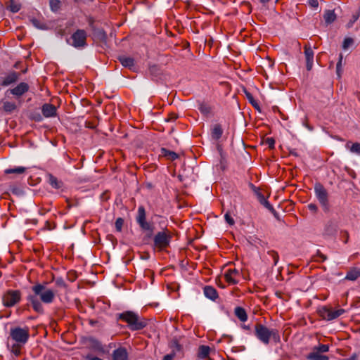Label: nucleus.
Wrapping results in <instances>:
<instances>
[{"label": "nucleus", "instance_id": "obj_29", "mask_svg": "<svg viewBox=\"0 0 360 360\" xmlns=\"http://www.w3.org/2000/svg\"><path fill=\"white\" fill-rule=\"evenodd\" d=\"M350 142L346 143V148H348L351 153L360 155V143H354L350 146Z\"/></svg>", "mask_w": 360, "mask_h": 360}, {"label": "nucleus", "instance_id": "obj_8", "mask_svg": "<svg viewBox=\"0 0 360 360\" xmlns=\"http://www.w3.org/2000/svg\"><path fill=\"white\" fill-rule=\"evenodd\" d=\"M86 37L87 34L85 30H77L72 34L68 42L75 48L82 49L86 46Z\"/></svg>", "mask_w": 360, "mask_h": 360}, {"label": "nucleus", "instance_id": "obj_15", "mask_svg": "<svg viewBox=\"0 0 360 360\" xmlns=\"http://www.w3.org/2000/svg\"><path fill=\"white\" fill-rule=\"evenodd\" d=\"M56 106L50 103H45L41 107V112L45 117H52L56 115Z\"/></svg>", "mask_w": 360, "mask_h": 360}, {"label": "nucleus", "instance_id": "obj_35", "mask_svg": "<svg viewBox=\"0 0 360 360\" xmlns=\"http://www.w3.org/2000/svg\"><path fill=\"white\" fill-rule=\"evenodd\" d=\"M60 1L59 0H49V6L51 10L53 11H57L60 7Z\"/></svg>", "mask_w": 360, "mask_h": 360}, {"label": "nucleus", "instance_id": "obj_27", "mask_svg": "<svg viewBox=\"0 0 360 360\" xmlns=\"http://www.w3.org/2000/svg\"><path fill=\"white\" fill-rule=\"evenodd\" d=\"M169 347L172 349V353L174 354L175 355L177 353H180L182 350V346L176 339H174L170 342Z\"/></svg>", "mask_w": 360, "mask_h": 360}, {"label": "nucleus", "instance_id": "obj_56", "mask_svg": "<svg viewBox=\"0 0 360 360\" xmlns=\"http://www.w3.org/2000/svg\"><path fill=\"white\" fill-rule=\"evenodd\" d=\"M270 1H271V0H260V1H261L262 3H263V4H266V3H267V2Z\"/></svg>", "mask_w": 360, "mask_h": 360}, {"label": "nucleus", "instance_id": "obj_46", "mask_svg": "<svg viewBox=\"0 0 360 360\" xmlns=\"http://www.w3.org/2000/svg\"><path fill=\"white\" fill-rule=\"evenodd\" d=\"M308 4L312 8H317L319 6L318 0H309Z\"/></svg>", "mask_w": 360, "mask_h": 360}, {"label": "nucleus", "instance_id": "obj_12", "mask_svg": "<svg viewBox=\"0 0 360 360\" xmlns=\"http://www.w3.org/2000/svg\"><path fill=\"white\" fill-rule=\"evenodd\" d=\"M304 56H305V60H306L307 69V70L309 71L311 70V68L313 67L314 52L312 50L311 47L308 45H305L304 46Z\"/></svg>", "mask_w": 360, "mask_h": 360}, {"label": "nucleus", "instance_id": "obj_2", "mask_svg": "<svg viewBox=\"0 0 360 360\" xmlns=\"http://www.w3.org/2000/svg\"><path fill=\"white\" fill-rule=\"evenodd\" d=\"M254 335L259 341L265 345H269L271 342L275 345L281 342L278 330L269 328L262 323H257L255 326Z\"/></svg>", "mask_w": 360, "mask_h": 360}, {"label": "nucleus", "instance_id": "obj_21", "mask_svg": "<svg viewBox=\"0 0 360 360\" xmlns=\"http://www.w3.org/2000/svg\"><path fill=\"white\" fill-rule=\"evenodd\" d=\"M235 315L242 322H245L248 320V314L245 309L240 307H237L234 310Z\"/></svg>", "mask_w": 360, "mask_h": 360}, {"label": "nucleus", "instance_id": "obj_9", "mask_svg": "<svg viewBox=\"0 0 360 360\" xmlns=\"http://www.w3.org/2000/svg\"><path fill=\"white\" fill-rule=\"evenodd\" d=\"M345 310L344 309H338L336 310H333L331 308H329L326 306H323L320 307L317 312L320 317H321L323 320L326 321H332L334 320L339 316H342L345 313Z\"/></svg>", "mask_w": 360, "mask_h": 360}, {"label": "nucleus", "instance_id": "obj_14", "mask_svg": "<svg viewBox=\"0 0 360 360\" xmlns=\"http://www.w3.org/2000/svg\"><path fill=\"white\" fill-rule=\"evenodd\" d=\"M129 354L126 348L120 347L112 352V360H128Z\"/></svg>", "mask_w": 360, "mask_h": 360}, {"label": "nucleus", "instance_id": "obj_7", "mask_svg": "<svg viewBox=\"0 0 360 360\" xmlns=\"http://www.w3.org/2000/svg\"><path fill=\"white\" fill-rule=\"evenodd\" d=\"M21 292L18 290H8L2 295V303L6 307H12L20 302Z\"/></svg>", "mask_w": 360, "mask_h": 360}, {"label": "nucleus", "instance_id": "obj_20", "mask_svg": "<svg viewBox=\"0 0 360 360\" xmlns=\"http://www.w3.org/2000/svg\"><path fill=\"white\" fill-rule=\"evenodd\" d=\"M118 60L120 62V63L125 68L131 69L134 65V60L131 57L121 56H119Z\"/></svg>", "mask_w": 360, "mask_h": 360}, {"label": "nucleus", "instance_id": "obj_19", "mask_svg": "<svg viewBox=\"0 0 360 360\" xmlns=\"http://www.w3.org/2000/svg\"><path fill=\"white\" fill-rule=\"evenodd\" d=\"M204 294L206 297L212 300H215L218 297L216 289L212 286H205L204 288Z\"/></svg>", "mask_w": 360, "mask_h": 360}, {"label": "nucleus", "instance_id": "obj_32", "mask_svg": "<svg viewBox=\"0 0 360 360\" xmlns=\"http://www.w3.org/2000/svg\"><path fill=\"white\" fill-rule=\"evenodd\" d=\"M26 171L24 167H16L15 168H10L5 170L6 174H22Z\"/></svg>", "mask_w": 360, "mask_h": 360}, {"label": "nucleus", "instance_id": "obj_1", "mask_svg": "<svg viewBox=\"0 0 360 360\" xmlns=\"http://www.w3.org/2000/svg\"><path fill=\"white\" fill-rule=\"evenodd\" d=\"M46 285V282L34 285L32 287L33 294L28 295L27 297L34 311L39 314L44 312L42 304L53 303L57 294L56 290L47 288Z\"/></svg>", "mask_w": 360, "mask_h": 360}, {"label": "nucleus", "instance_id": "obj_58", "mask_svg": "<svg viewBox=\"0 0 360 360\" xmlns=\"http://www.w3.org/2000/svg\"><path fill=\"white\" fill-rule=\"evenodd\" d=\"M274 214V215L278 218V214H277V212L275 211V212H272Z\"/></svg>", "mask_w": 360, "mask_h": 360}, {"label": "nucleus", "instance_id": "obj_44", "mask_svg": "<svg viewBox=\"0 0 360 360\" xmlns=\"http://www.w3.org/2000/svg\"><path fill=\"white\" fill-rule=\"evenodd\" d=\"M224 217H225V219L226 221V222L228 224H229L230 225H233L234 224V220L229 215V214L226 213L225 215H224Z\"/></svg>", "mask_w": 360, "mask_h": 360}, {"label": "nucleus", "instance_id": "obj_22", "mask_svg": "<svg viewBox=\"0 0 360 360\" xmlns=\"http://www.w3.org/2000/svg\"><path fill=\"white\" fill-rule=\"evenodd\" d=\"M307 359L308 360H329L328 356L323 355L321 353H319L314 350L308 354Z\"/></svg>", "mask_w": 360, "mask_h": 360}, {"label": "nucleus", "instance_id": "obj_47", "mask_svg": "<svg viewBox=\"0 0 360 360\" xmlns=\"http://www.w3.org/2000/svg\"><path fill=\"white\" fill-rule=\"evenodd\" d=\"M359 15H360V13H357L356 14H354L352 15V20L351 21V22L349 24L348 27H350L352 25V23L354 22L355 21H356L359 18Z\"/></svg>", "mask_w": 360, "mask_h": 360}, {"label": "nucleus", "instance_id": "obj_42", "mask_svg": "<svg viewBox=\"0 0 360 360\" xmlns=\"http://www.w3.org/2000/svg\"><path fill=\"white\" fill-rule=\"evenodd\" d=\"M266 144L269 146L270 148H274L275 145V141L273 138L269 137L266 138L265 140Z\"/></svg>", "mask_w": 360, "mask_h": 360}, {"label": "nucleus", "instance_id": "obj_45", "mask_svg": "<svg viewBox=\"0 0 360 360\" xmlns=\"http://www.w3.org/2000/svg\"><path fill=\"white\" fill-rule=\"evenodd\" d=\"M307 207H308V209H309L310 211H311V212H314V213H315V212H317V210H318V207H317V206H316L315 204H314V203H309V204L307 205Z\"/></svg>", "mask_w": 360, "mask_h": 360}, {"label": "nucleus", "instance_id": "obj_24", "mask_svg": "<svg viewBox=\"0 0 360 360\" xmlns=\"http://www.w3.org/2000/svg\"><path fill=\"white\" fill-rule=\"evenodd\" d=\"M323 18L326 24H331L336 19V15L333 11L327 10L324 15Z\"/></svg>", "mask_w": 360, "mask_h": 360}, {"label": "nucleus", "instance_id": "obj_23", "mask_svg": "<svg viewBox=\"0 0 360 360\" xmlns=\"http://www.w3.org/2000/svg\"><path fill=\"white\" fill-rule=\"evenodd\" d=\"M48 181L49 184L54 188L58 189L60 188L63 184L61 181L58 180L53 175L49 174H48Z\"/></svg>", "mask_w": 360, "mask_h": 360}, {"label": "nucleus", "instance_id": "obj_16", "mask_svg": "<svg viewBox=\"0 0 360 360\" xmlns=\"http://www.w3.org/2000/svg\"><path fill=\"white\" fill-rule=\"evenodd\" d=\"M18 77L19 74L18 72H12L4 77V79L2 81L1 85L4 86H7L11 84H13L18 81Z\"/></svg>", "mask_w": 360, "mask_h": 360}, {"label": "nucleus", "instance_id": "obj_28", "mask_svg": "<svg viewBox=\"0 0 360 360\" xmlns=\"http://www.w3.org/2000/svg\"><path fill=\"white\" fill-rule=\"evenodd\" d=\"M210 348L206 345H201L198 349V357L200 359H205L209 356Z\"/></svg>", "mask_w": 360, "mask_h": 360}, {"label": "nucleus", "instance_id": "obj_5", "mask_svg": "<svg viewBox=\"0 0 360 360\" xmlns=\"http://www.w3.org/2000/svg\"><path fill=\"white\" fill-rule=\"evenodd\" d=\"M11 338L18 344L25 345L30 338V329L28 327H15L10 330Z\"/></svg>", "mask_w": 360, "mask_h": 360}, {"label": "nucleus", "instance_id": "obj_4", "mask_svg": "<svg viewBox=\"0 0 360 360\" xmlns=\"http://www.w3.org/2000/svg\"><path fill=\"white\" fill-rule=\"evenodd\" d=\"M314 193L323 210L325 212H328L330 210V205L328 200V193L327 190L321 184L316 183L314 185Z\"/></svg>", "mask_w": 360, "mask_h": 360}, {"label": "nucleus", "instance_id": "obj_53", "mask_svg": "<svg viewBox=\"0 0 360 360\" xmlns=\"http://www.w3.org/2000/svg\"><path fill=\"white\" fill-rule=\"evenodd\" d=\"M255 108H259V105L257 102L254 100L253 103H250Z\"/></svg>", "mask_w": 360, "mask_h": 360}, {"label": "nucleus", "instance_id": "obj_51", "mask_svg": "<svg viewBox=\"0 0 360 360\" xmlns=\"http://www.w3.org/2000/svg\"><path fill=\"white\" fill-rule=\"evenodd\" d=\"M358 356L356 354H352L349 358L342 360H357Z\"/></svg>", "mask_w": 360, "mask_h": 360}, {"label": "nucleus", "instance_id": "obj_18", "mask_svg": "<svg viewBox=\"0 0 360 360\" xmlns=\"http://www.w3.org/2000/svg\"><path fill=\"white\" fill-rule=\"evenodd\" d=\"M223 134V129L221 126L219 124H215L213 125L211 129V135L212 138L214 140H219Z\"/></svg>", "mask_w": 360, "mask_h": 360}, {"label": "nucleus", "instance_id": "obj_37", "mask_svg": "<svg viewBox=\"0 0 360 360\" xmlns=\"http://www.w3.org/2000/svg\"><path fill=\"white\" fill-rule=\"evenodd\" d=\"M22 345L21 344H14L13 346H12V348H11V352L15 356H18L20 355V353H21V348H20V346Z\"/></svg>", "mask_w": 360, "mask_h": 360}, {"label": "nucleus", "instance_id": "obj_6", "mask_svg": "<svg viewBox=\"0 0 360 360\" xmlns=\"http://www.w3.org/2000/svg\"><path fill=\"white\" fill-rule=\"evenodd\" d=\"M136 221L142 230L149 231L148 236L150 237L154 231V226L146 221V213L143 206L139 207Z\"/></svg>", "mask_w": 360, "mask_h": 360}, {"label": "nucleus", "instance_id": "obj_36", "mask_svg": "<svg viewBox=\"0 0 360 360\" xmlns=\"http://www.w3.org/2000/svg\"><path fill=\"white\" fill-rule=\"evenodd\" d=\"M267 254L272 258L274 262V265L276 266L278 262L279 256L277 252L274 250H269L267 252Z\"/></svg>", "mask_w": 360, "mask_h": 360}, {"label": "nucleus", "instance_id": "obj_38", "mask_svg": "<svg viewBox=\"0 0 360 360\" xmlns=\"http://www.w3.org/2000/svg\"><path fill=\"white\" fill-rule=\"evenodd\" d=\"M342 55L340 54L339 56V60L337 63L336 65V72L338 77L341 76V72H342Z\"/></svg>", "mask_w": 360, "mask_h": 360}, {"label": "nucleus", "instance_id": "obj_10", "mask_svg": "<svg viewBox=\"0 0 360 360\" xmlns=\"http://www.w3.org/2000/svg\"><path fill=\"white\" fill-rule=\"evenodd\" d=\"M172 236L167 230L160 231L154 236V245L162 250L169 246Z\"/></svg>", "mask_w": 360, "mask_h": 360}, {"label": "nucleus", "instance_id": "obj_43", "mask_svg": "<svg viewBox=\"0 0 360 360\" xmlns=\"http://www.w3.org/2000/svg\"><path fill=\"white\" fill-rule=\"evenodd\" d=\"M56 284L58 286V287H61V288H65L66 287V284L65 283V281H63V278H57L56 281Z\"/></svg>", "mask_w": 360, "mask_h": 360}, {"label": "nucleus", "instance_id": "obj_52", "mask_svg": "<svg viewBox=\"0 0 360 360\" xmlns=\"http://www.w3.org/2000/svg\"><path fill=\"white\" fill-rule=\"evenodd\" d=\"M87 359L89 360H103V359H100L98 357H94V356H88Z\"/></svg>", "mask_w": 360, "mask_h": 360}, {"label": "nucleus", "instance_id": "obj_49", "mask_svg": "<svg viewBox=\"0 0 360 360\" xmlns=\"http://www.w3.org/2000/svg\"><path fill=\"white\" fill-rule=\"evenodd\" d=\"M176 355L173 353H171V354H167L164 356L163 358V360H173L174 357Z\"/></svg>", "mask_w": 360, "mask_h": 360}, {"label": "nucleus", "instance_id": "obj_40", "mask_svg": "<svg viewBox=\"0 0 360 360\" xmlns=\"http://www.w3.org/2000/svg\"><path fill=\"white\" fill-rule=\"evenodd\" d=\"M353 42L354 40L352 38H345L342 44V49L345 50L347 49L353 44Z\"/></svg>", "mask_w": 360, "mask_h": 360}, {"label": "nucleus", "instance_id": "obj_39", "mask_svg": "<svg viewBox=\"0 0 360 360\" xmlns=\"http://www.w3.org/2000/svg\"><path fill=\"white\" fill-rule=\"evenodd\" d=\"M8 8L13 13H17L20 9V5L18 4H15L13 1H11L10 3V5L8 6Z\"/></svg>", "mask_w": 360, "mask_h": 360}, {"label": "nucleus", "instance_id": "obj_3", "mask_svg": "<svg viewBox=\"0 0 360 360\" xmlns=\"http://www.w3.org/2000/svg\"><path fill=\"white\" fill-rule=\"evenodd\" d=\"M118 317L120 320L126 322L129 328L131 330H139L144 328L147 324V321L139 316L137 314L127 311L119 314Z\"/></svg>", "mask_w": 360, "mask_h": 360}, {"label": "nucleus", "instance_id": "obj_54", "mask_svg": "<svg viewBox=\"0 0 360 360\" xmlns=\"http://www.w3.org/2000/svg\"><path fill=\"white\" fill-rule=\"evenodd\" d=\"M255 108H259V105L257 102L254 100L253 103H250Z\"/></svg>", "mask_w": 360, "mask_h": 360}, {"label": "nucleus", "instance_id": "obj_30", "mask_svg": "<svg viewBox=\"0 0 360 360\" xmlns=\"http://www.w3.org/2000/svg\"><path fill=\"white\" fill-rule=\"evenodd\" d=\"M162 155L166 157L167 159L170 160H174L178 158V155L173 151L169 150L166 148L161 149Z\"/></svg>", "mask_w": 360, "mask_h": 360}, {"label": "nucleus", "instance_id": "obj_11", "mask_svg": "<svg viewBox=\"0 0 360 360\" xmlns=\"http://www.w3.org/2000/svg\"><path fill=\"white\" fill-rule=\"evenodd\" d=\"M240 276V273L235 268L229 269L224 273V278L229 285L238 283Z\"/></svg>", "mask_w": 360, "mask_h": 360}, {"label": "nucleus", "instance_id": "obj_57", "mask_svg": "<svg viewBox=\"0 0 360 360\" xmlns=\"http://www.w3.org/2000/svg\"><path fill=\"white\" fill-rule=\"evenodd\" d=\"M176 118V116L174 115L169 118V120H174Z\"/></svg>", "mask_w": 360, "mask_h": 360}, {"label": "nucleus", "instance_id": "obj_13", "mask_svg": "<svg viewBox=\"0 0 360 360\" xmlns=\"http://www.w3.org/2000/svg\"><path fill=\"white\" fill-rule=\"evenodd\" d=\"M29 90V85L25 82H20L15 88L8 90L11 94L20 97Z\"/></svg>", "mask_w": 360, "mask_h": 360}, {"label": "nucleus", "instance_id": "obj_31", "mask_svg": "<svg viewBox=\"0 0 360 360\" xmlns=\"http://www.w3.org/2000/svg\"><path fill=\"white\" fill-rule=\"evenodd\" d=\"M360 277V270L354 269L349 271L346 275V278L349 281H355Z\"/></svg>", "mask_w": 360, "mask_h": 360}, {"label": "nucleus", "instance_id": "obj_25", "mask_svg": "<svg viewBox=\"0 0 360 360\" xmlns=\"http://www.w3.org/2000/svg\"><path fill=\"white\" fill-rule=\"evenodd\" d=\"M198 110L205 116H208L212 113V107L209 104L204 102L199 103Z\"/></svg>", "mask_w": 360, "mask_h": 360}, {"label": "nucleus", "instance_id": "obj_33", "mask_svg": "<svg viewBox=\"0 0 360 360\" xmlns=\"http://www.w3.org/2000/svg\"><path fill=\"white\" fill-rule=\"evenodd\" d=\"M4 110L6 112H11L16 108V105L10 101H5L3 104Z\"/></svg>", "mask_w": 360, "mask_h": 360}, {"label": "nucleus", "instance_id": "obj_50", "mask_svg": "<svg viewBox=\"0 0 360 360\" xmlns=\"http://www.w3.org/2000/svg\"><path fill=\"white\" fill-rule=\"evenodd\" d=\"M32 22H33L34 25L39 29L43 30V29L46 28L45 26L39 25V22L37 20H34Z\"/></svg>", "mask_w": 360, "mask_h": 360}, {"label": "nucleus", "instance_id": "obj_55", "mask_svg": "<svg viewBox=\"0 0 360 360\" xmlns=\"http://www.w3.org/2000/svg\"><path fill=\"white\" fill-rule=\"evenodd\" d=\"M242 328L244 329V330H250V327L249 326H247V325H243L242 326Z\"/></svg>", "mask_w": 360, "mask_h": 360}, {"label": "nucleus", "instance_id": "obj_26", "mask_svg": "<svg viewBox=\"0 0 360 360\" xmlns=\"http://www.w3.org/2000/svg\"><path fill=\"white\" fill-rule=\"evenodd\" d=\"M90 345L91 348L98 352H104V348L101 342L94 338L90 339Z\"/></svg>", "mask_w": 360, "mask_h": 360}, {"label": "nucleus", "instance_id": "obj_17", "mask_svg": "<svg viewBox=\"0 0 360 360\" xmlns=\"http://www.w3.org/2000/svg\"><path fill=\"white\" fill-rule=\"evenodd\" d=\"M256 194L257 195L259 202L262 205H263L267 210H269L271 212H275V210L273 207V206L269 203V202L266 199L264 195L260 191H257Z\"/></svg>", "mask_w": 360, "mask_h": 360}, {"label": "nucleus", "instance_id": "obj_34", "mask_svg": "<svg viewBox=\"0 0 360 360\" xmlns=\"http://www.w3.org/2000/svg\"><path fill=\"white\" fill-rule=\"evenodd\" d=\"M312 350L316 351L319 353H326L329 351V346L328 345H319L313 347Z\"/></svg>", "mask_w": 360, "mask_h": 360}, {"label": "nucleus", "instance_id": "obj_48", "mask_svg": "<svg viewBox=\"0 0 360 360\" xmlns=\"http://www.w3.org/2000/svg\"><path fill=\"white\" fill-rule=\"evenodd\" d=\"M245 93L246 97L248 99L249 102L253 103L255 98H253L252 95L247 91H245Z\"/></svg>", "mask_w": 360, "mask_h": 360}, {"label": "nucleus", "instance_id": "obj_41", "mask_svg": "<svg viewBox=\"0 0 360 360\" xmlns=\"http://www.w3.org/2000/svg\"><path fill=\"white\" fill-rule=\"evenodd\" d=\"M124 224V220L122 218L119 217L115 221V228L117 231H121Z\"/></svg>", "mask_w": 360, "mask_h": 360}]
</instances>
